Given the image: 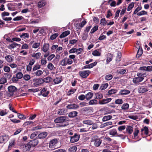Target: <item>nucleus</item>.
<instances>
[{"label":"nucleus","mask_w":152,"mask_h":152,"mask_svg":"<svg viewBox=\"0 0 152 152\" xmlns=\"http://www.w3.org/2000/svg\"><path fill=\"white\" fill-rule=\"evenodd\" d=\"M41 55L40 53L38 52L36 53H34L31 55V56L34 58L37 59H38L40 57Z\"/></svg>","instance_id":"obj_29"},{"label":"nucleus","mask_w":152,"mask_h":152,"mask_svg":"<svg viewBox=\"0 0 152 152\" xmlns=\"http://www.w3.org/2000/svg\"><path fill=\"white\" fill-rule=\"evenodd\" d=\"M82 110L84 113L89 115L92 113L93 112V109L92 107H87L83 108Z\"/></svg>","instance_id":"obj_6"},{"label":"nucleus","mask_w":152,"mask_h":152,"mask_svg":"<svg viewBox=\"0 0 152 152\" xmlns=\"http://www.w3.org/2000/svg\"><path fill=\"white\" fill-rule=\"evenodd\" d=\"M18 117L21 119H25L26 118V117L22 114L18 113Z\"/></svg>","instance_id":"obj_54"},{"label":"nucleus","mask_w":152,"mask_h":152,"mask_svg":"<svg viewBox=\"0 0 152 152\" xmlns=\"http://www.w3.org/2000/svg\"><path fill=\"white\" fill-rule=\"evenodd\" d=\"M68 118L66 116H60L54 119V121L56 123L63 124L68 121Z\"/></svg>","instance_id":"obj_3"},{"label":"nucleus","mask_w":152,"mask_h":152,"mask_svg":"<svg viewBox=\"0 0 152 152\" xmlns=\"http://www.w3.org/2000/svg\"><path fill=\"white\" fill-rule=\"evenodd\" d=\"M112 118V117L110 115L105 116L103 118L102 121H105L110 119Z\"/></svg>","instance_id":"obj_34"},{"label":"nucleus","mask_w":152,"mask_h":152,"mask_svg":"<svg viewBox=\"0 0 152 152\" xmlns=\"http://www.w3.org/2000/svg\"><path fill=\"white\" fill-rule=\"evenodd\" d=\"M20 37L21 38H23L24 39L28 38L29 37V35L28 33H23L22 35H20Z\"/></svg>","instance_id":"obj_47"},{"label":"nucleus","mask_w":152,"mask_h":152,"mask_svg":"<svg viewBox=\"0 0 152 152\" xmlns=\"http://www.w3.org/2000/svg\"><path fill=\"white\" fill-rule=\"evenodd\" d=\"M23 78L25 80L28 81L30 79L31 77L29 75H25L23 76Z\"/></svg>","instance_id":"obj_63"},{"label":"nucleus","mask_w":152,"mask_h":152,"mask_svg":"<svg viewBox=\"0 0 152 152\" xmlns=\"http://www.w3.org/2000/svg\"><path fill=\"white\" fill-rule=\"evenodd\" d=\"M100 24L103 26H105L107 23V22L106 21L105 18H102L101 20Z\"/></svg>","instance_id":"obj_52"},{"label":"nucleus","mask_w":152,"mask_h":152,"mask_svg":"<svg viewBox=\"0 0 152 152\" xmlns=\"http://www.w3.org/2000/svg\"><path fill=\"white\" fill-rule=\"evenodd\" d=\"M117 133V130L115 129H111L109 131V134L113 136H116Z\"/></svg>","instance_id":"obj_19"},{"label":"nucleus","mask_w":152,"mask_h":152,"mask_svg":"<svg viewBox=\"0 0 152 152\" xmlns=\"http://www.w3.org/2000/svg\"><path fill=\"white\" fill-rule=\"evenodd\" d=\"M77 114L78 113L77 111H73L69 113L68 116L69 117L74 118L76 116Z\"/></svg>","instance_id":"obj_24"},{"label":"nucleus","mask_w":152,"mask_h":152,"mask_svg":"<svg viewBox=\"0 0 152 152\" xmlns=\"http://www.w3.org/2000/svg\"><path fill=\"white\" fill-rule=\"evenodd\" d=\"M76 89H70L68 91L67 94L69 96L72 94L74 93L76 91Z\"/></svg>","instance_id":"obj_57"},{"label":"nucleus","mask_w":152,"mask_h":152,"mask_svg":"<svg viewBox=\"0 0 152 152\" xmlns=\"http://www.w3.org/2000/svg\"><path fill=\"white\" fill-rule=\"evenodd\" d=\"M126 131L129 134H131L133 131V128L130 126H128L126 128Z\"/></svg>","instance_id":"obj_41"},{"label":"nucleus","mask_w":152,"mask_h":152,"mask_svg":"<svg viewBox=\"0 0 152 152\" xmlns=\"http://www.w3.org/2000/svg\"><path fill=\"white\" fill-rule=\"evenodd\" d=\"M137 91L138 92L140 93L143 94L148 91V87L147 86H140L138 88Z\"/></svg>","instance_id":"obj_7"},{"label":"nucleus","mask_w":152,"mask_h":152,"mask_svg":"<svg viewBox=\"0 0 152 152\" xmlns=\"http://www.w3.org/2000/svg\"><path fill=\"white\" fill-rule=\"evenodd\" d=\"M23 18V17L22 16H18L14 18L13 20L14 21H18L21 20Z\"/></svg>","instance_id":"obj_53"},{"label":"nucleus","mask_w":152,"mask_h":152,"mask_svg":"<svg viewBox=\"0 0 152 152\" xmlns=\"http://www.w3.org/2000/svg\"><path fill=\"white\" fill-rule=\"evenodd\" d=\"M9 139V137L7 135H3L0 136V143H2L6 142Z\"/></svg>","instance_id":"obj_11"},{"label":"nucleus","mask_w":152,"mask_h":152,"mask_svg":"<svg viewBox=\"0 0 152 152\" xmlns=\"http://www.w3.org/2000/svg\"><path fill=\"white\" fill-rule=\"evenodd\" d=\"M98 26H94L91 29L90 32L91 34H93L95 31L98 30Z\"/></svg>","instance_id":"obj_45"},{"label":"nucleus","mask_w":152,"mask_h":152,"mask_svg":"<svg viewBox=\"0 0 152 152\" xmlns=\"http://www.w3.org/2000/svg\"><path fill=\"white\" fill-rule=\"evenodd\" d=\"M92 142H94V145L97 147L99 146L102 142V140L99 139H95L93 137L92 139Z\"/></svg>","instance_id":"obj_13"},{"label":"nucleus","mask_w":152,"mask_h":152,"mask_svg":"<svg viewBox=\"0 0 152 152\" xmlns=\"http://www.w3.org/2000/svg\"><path fill=\"white\" fill-rule=\"evenodd\" d=\"M91 125H92V126L88 128V130L89 131H91L92 129H95L98 127V126L96 123H94L93 122V124Z\"/></svg>","instance_id":"obj_33"},{"label":"nucleus","mask_w":152,"mask_h":152,"mask_svg":"<svg viewBox=\"0 0 152 152\" xmlns=\"http://www.w3.org/2000/svg\"><path fill=\"white\" fill-rule=\"evenodd\" d=\"M93 95V93L89 92L85 95L86 99L87 100H88L92 98Z\"/></svg>","instance_id":"obj_23"},{"label":"nucleus","mask_w":152,"mask_h":152,"mask_svg":"<svg viewBox=\"0 0 152 152\" xmlns=\"http://www.w3.org/2000/svg\"><path fill=\"white\" fill-rule=\"evenodd\" d=\"M66 107L68 109H78L79 107L78 105L75 104H69L66 106Z\"/></svg>","instance_id":"obj_16"},{"label":"nucleus","mask_w":152,"mask_h":152,"mask_svg":"<svg viewBox=\"0 0 152 152\" xmlns=\"http://www.w3.org/2000/svg\"><path fill=\"white\" fill-rule=\"evenodd\" d=\"M42 127L41 126L38 125L36 126L33 127V128L31 129L33 131H35V130H36L41 129H42Z\"/></svg>","instance_id":"obj_64"},{"label":"nucleus","mask_w":152,"mask_h":152,"mask_svg":"<svg viewBox=\"0 0 152 152\" xmlns=\"http://www.w3.org/2000/svg\"><path fill=\"white\" fill-rule=\"evenodd\" d=\"M49 43H45L41 49L44 52L46 53L49 49Z\"/></svg>","instance_id":"obj_15"},{"label":"nucleus","mask_w":152,"mask_h":152,"mask_svg":"<svg viewBox=\"0 0 152 152\" xmlns=\"http://www.w3.org/2000/svg\"><path fill=\"white\" fill-rule=\"evenodd\" d=\"M142 9V7H139V6L138 7L134 10L133 15L135 14H137L138 13V12L140 10H141Z\"/></svg>","instance_id":"obj_58"},{"label":"nucleus","mask_w":152,"mask_h":152,"mask_svg":"<svg viewBox=\"0 0 152 152\" xmlns=\"http://www.w3.org/2000/svg\"><path fill=\"white\" fill-rule=\"evenodd\" d=\"M61 64L62 66H66L67 64L66 58L62 60L61 61Z\"/></svg>","instance_id":"obj_59"},{"label":"nucleus","mask_w":152,"mask_h":152,"mask_svg":"<svg viewBox=\"0 0 152 152\" xmlns=\"http://www.w3.org/2000/svg\"><path fill=\"white\" fill-rule=\"evenodd\" d=\"M52 80V79L50 77H47L43 79V83L45 82L48 83L50 82Z\"/></svg>","instance_id":"obj_39"},{"label":"nucleus","mask_w":152,"mask_h":152,"mask_svg":"<svg viewBox=\"0 0 152 152\" xmlns=\"http://www.w3.org/2000/svg\"><path fill=\"white\" fill-rule=\"evenodd\" d=\"M130 93L129 90L126 89H123L121 90L119 94L121 95H125L129 94Z\"/></svg>","instance_id":"obj_17"},{"label":"nucleus","mask_w":152,"mask_h":152,"mask_svg":"<svg viewBox=\"0 0 152 152\" xmlns=\"http://www.w3.org/2000/svg\"><path fill=\"white\" fill-rule=\"evenodd\" d=\"M83 124L88 125H91L93 124V122L89 120L83 121Z\"/></svg>","instance_id":"obj_35"},{"label":"nucleus","mask_w":152,"mask_h":152,"mask_svg":"<svg viewBox=\"0 0 152 152\" xmlns=\"http://www.w3.org/2000/svg\"><path fill=\"white\" fill-rule=\"evenodd\" d=\"M8 96H12L17 91V88L14 86H10L8 88Z\"/></svg>","instance_id":"obj_5"},{"label":"nucleus","mask_w":152,"mask_h":152,"mask_svg":"<svg viewBox=\"0 0 152 152\" xmlns=\"http://www.w3.org/2000/svg\"><path fill=\"white\" fill-rule=\"evenodd\" d=\"M62 79L61 77H56L53 80L54 83L55 84L60 83Z\"/></svg>","instance_id":"obj_30"},{"label":"nucleus","mask_w":152,"mask_h":152,"mask_svg":"<svg viewBox=\"0 0 152 152\" xmlns=\"http://www.w3.org/2000/svg\"><path fill=\"white\" fill-rule=\"evenodd\" d=\"M23 74L21 72H18L16 74V77L18 79L21 78L23 77Z\"/></svg>","instance_id":"obj_60"},{"label":"nucleus","mask_w":152,"mask_h":152,"mask_svg":"<svg viewBox=\"0 0 152 152\" xmlns=\"http://www.w3.org/2000/svg\"><path fill=\"white\" fill-rule=\"evenodd\" d=\"M46 4V2L44 0L40 1L38 3L37 6L38 8H42Z\"/></svg>","instance_id":"obj_18"},{"label":"nucleus","mask_w":152,"mask_h":152,"mask_svg":"<svg viewBox=\"0 0 152 152\" xmlns=\"http://www.w3.org/2000/svg\"><path fill=\"white\" fill-rule=\"evenodd\" d=\"M7 82V79L5 78L2 77L0 80V83L1 84H4Z\"/></svg>","instance_id":"obj_62"},{"label":"nucleus","mask_w":152,"mask_h":152,"mask_svg":"<svg viewBox=\"0 0 152 152\" xmlns=\"http://www.w3.org/2000/svg\"><path fill=\"white\" fill-rule=\"evenodd\" d=\"M48 133L46 132H43L39 134L38 137L39 139L45 138L47 135Z\"/></svg>","instance_id":"obj_21"},{"label":"nucleus","mask_w":152,"mask_h":152,"mask_svg":"<svg viewBox=\"0 0 152 152\" xmlns=\"http://www.w3.org/2000/svg\"><path fill=\"white\" fill-rule=\"evenodd\" d=\"M145 75L141 73H138L137 74V77L134 78L133 80V83L136 84H138L140 82H142L145 77Z\"/></svg>","instance_id":"obj_2"},{"label":"nucleus","mask_w":152,"mask_h":152,"mask_svg":"<svg viewBox=\"0 0 152 152\" xmlns=\"http://www.w3.org/2000/svg\"><path fill=\"white\" fill-rule=\"evenodd\" d=\"M49 92L47 88H44L42 89L39 95H42L44 97H46L49 94Z\"/></svg>","instance_id":"obj_12"},{"label":"nucleus","mask_w":152,"mask_h":152,"mask_svg":"<svg viewBox=\"0 0 152 152\" xmlns=\"http://www.w3.org/2000/svg\"><path fill=\"white\" fill-rule=\"evenodd\" d=\"M59 139L57 138H54L51 140L49 143V148L53 150L59 148Z\"/></svg>","instance_id":"obj_1"},{"label":"nucleus","mask_w":152,"mask_h":152,"mask_svg":"<svg viewBox=\"0 0 152 152\" xmlns=\"http://www.w3.org/2000/svg\"><path fill=\"white\" fill-rule=\"evenodd\" d=\"M113 76L109 74L105 76V79L106 80H110L113 78Z\"/></svg>","instance_id":"obj_55"},{"label":"nucleus","mask_w":152,"mask_h":152,"mask_svg":"<svg viewBox=\"0 0 152 152\" xmlns=\"http://www.w3.org/2000/svg\"><path fill=\"white\" fill-rule=\"evenodd\" d=\"M15 141V140H12L10 142V143L8 146V149L9 150L11 149V147L14 145Z\"/></svg>","instance_id":"obj_36"},{"label":"nucleus","mask_w":152,"mask_h":152,"mask_svg":"<svg viewBox=\"0 0 152 152\" xmlns=\"http://www.w3.org/2000/svg\"><path fill=\"white\" fill-rule=\"evenodd\" d=\"M70 33L69 31H66L63 32L60 36L59 37L60 38H62L65 37L66 36Z\"/></svg>","instance_id":"obj_22"},{"label":"nucleus","mask_w":152,"mask_h":152,"mask_svg":"<svg viewBox=\"0 0 152 152\" xmlns=\"http://www.w3.org/2000/svg\"><path fill=\"white\" fill-rule=\"evenodd\" d=\"M127 70L125 69H122L117 70V72L118 74L123 75L126 73Z\"/></svg>","instance_id":"obj_25"},{"label":"nucleus","mask_w":152,"mask_h":152,"mask_svg":"<svg viewBox=\"0 0 152 152\" xmlns=\"http://www.w3.org/2000/svg\"><path fill=\"white\" fill-rule=\"evenodd\" d=\"M90 105H96L97 104V101L95 99L90 100L89 102Z\"/></svg>","instance_id":"obj_37"},{"label":"nucleus","mask_w":152,"mask_h":152,"mask_svg":"<svg viewBox=\"0 0 152 152\" xmlns=\"http://www.w3.org/2000/svg\"><path fill=\"white\" fill-rule=\"evenodd\" d=\"M143 131H144V133L145 135H147L148 134V129L147 127L146 126H145L143 129H141V132H142Z\"/></svg>","instance_id":"obj_40"},{"label":"nucleus","mask_w":152,"mask_h":152,"mask_svg":"<svg viewBox=\"0 0 152 152\" xmlns=\"http://www.w3.org/2000/svg\"><path fill=\"white\" fill-rule=\"evenodd\" d=\"M79 75L82 77L86 78L90 73V71L89 70L83 71L79 72Z\"/></svg>","instance_id":"obj_9"},{"label":"nucleus","mask_w":152,"mask_h":152,"mask_svg":"<svg viewBox=\"0 0 152 152\" xmlns=\"http://www.w3.org/2000/svg\"><path fill=\"white\" fill-rule=\"evenodd\" d=\"M140 69L142 70L150 72L152 71V67H140Z\"/></svg>","instance_id":"obj_27"},{"label":"nucleus","mask_w":152,"mask_h":152,"mask_svg":"<svg viewBox=\"0 0 152 152\" xmlns=\"http://www.w3.org/2000/svg\"><path fill=\"white\" fill-rule=\"evenodd\" d=\"M118 91L116 89H112L109 90L108 91V94L109 95H111L116 93Z\"/></svg>","instance_id":"obj_43"},{"label":"nucleus","mask_w":152,"mask_h":152,"mask_svg":"<svg viewBox=\"0 0 152 152\" xmlns=\"http://www.w3.org/2000/svg\"><path fill=\"white\" fill-rule=\"evenodd\" d=\"M112 100L111 98H108L104 99H103L101 100H100L99 101V104H107L110 102Z\"/></svg>","instance_id":"obj_14"},{"label":"nucleus","mask_w":152,"mask_h":152,"mask_svg":"<svg viewBox=\"0 0 152 152\" xmlns=\"http://www.w3.org/2000/svg\"><path fill=\"white\" fill-rule=\"evenodd\" d=\"M80 137L79 135L75 134L73 136L70 137V142L71 143H74L77 141Z\"/></svg>","instance_id":"obj_10"},{"label":"nucleus","mask_w":152,"mask_h":152,"mask_svg":"<svg viewBox=\"0 0 152 152\" xmlns=\"http://www.w3.org/2000/svg\"><path fill=\"white\" fill-rule=\"evenodd\" d=\"M37 142L35 140H32L29 142L25 146V149L26 151H28L31 147H34L36 146Z\"/></svg>","instance_id":"obj_4"},{"label":"nucleus","mask_w":152,"mask_h":152,"mask_svg":"<svg viewBox=\"0 0 152 152\" xmlns=\"http://www.w3.org/2000/svg\"><path fill=\"white\" fill-rule=\"evenodd\" d=\"M96 97L95 99H100L103 97V96L102 94L99 93H97L95 94Z\"/></svg>","instance_id":"obj_50"},{"label":"nucleus","mask_w":152,"mask_h":152,"mask_svg":"<svg viewBox=\"0 0 152 152\" xmlns=\"http://www.w3.org/2000/svg\"><path fill=\"white\" fill-rule=\"evenodd\" d=\"M13 56L11 55H8L7 56L5 57V58L6 61L8 62H12L13 61V59L12 58Z\"/></svg>","instance_id":"obj_28"},{"label":"nucleus","mask_w":152,"mask_h":152,"mask_svg":"<svg viewBox=\"0 0 152 152\" xmlns=\"http://www.w3.org/2000/svg\"><path fill=\"white\" fill-rule=\"evenodd\" d=\"M134 3L132 2L129 4L127 9V10L128 11H130L131 9H132L134 7Z\"/></svg>","instance_id":"obj_46"},{"label":"nucleus","mask_w":152,"mask_h":152,"mask_svg":"<svg viewBox=\"0 0 152 152\" xmlns=\"http://www.w3.org/2000/svg\"><path fill=\"white\" fill-rule=\"evenodd\" d=\"M129 107V104L128 103H126L124 104L122 106L121 109L122 110H125L128 109Z\"/></svg>","instance_id":"obj_31"},{"label":"nucleus","mask_w":152,"mask_h":152,"mask_svg":"<svg viewBox=\"0 0 152 152\" xmlns=\"http://www.w3.org/2000/svg\"><path fill=\"white\" fill-rule=\"evenodd\" d=\"M40 45V43L39 42H35L32 46V47L34 48H37Z\"/></svg>","instance_id":"obj_56"},{"label":"nucleus","mask_w":152,"mask_h":152,"mask_svg":"<svg viewBox=\"0 0 152 152\" xmlns=\"http://www.w3.org/2000/svg\"><path fill=\"white\" fill-rule=\"evenodd\" d=\"M77 149L76 146H72L70 147L69 149V152H75Z\"/></svg>","instance_id":"obj_48"},{"label":"nucleus","mask_w":152,"mask_h":152,"mask_svg":"<svg viewBox=\"0 0 152 152\" xmlns=\"http://www.w3.org/2000/svg\"><path fill=\"white\" fill-rule=\"evenodd\" d=\"M33 81L34 82L33 84L34 86L36 87L38 86L39 85L43 83V79L41 78L34 79L33 80Z\"/></svg>","instance_id":"obj_8"},{"label":"nucleus","mask_w":152,"mask_h":152,"mask_svg":"<svg viewBox=\"0 0 152 152\" xmlns=\"http://www.w3.org/2000/svg\"><path fill=\"white\" fill-rule=\"evenodd\" d=\"M12 43L10 44L8 46V48L9 49H12L16 47L17 46L20 45V44L16 43L15 42H12Z\"/></svg>","instance_id":"obj_20"},{"label":"nucleus","mask_w":152,"mask_h":152,"mask_svg":"<svg viewBox=\"0 0 152 152\" xmlns=\"http://www.w3.org/2000/svg\"><path fill=\"white\" fill-rule=\"evenodd\" d=\"M86 20H84L81 22V23L77 24H78V25H79V27L82 28L85 26V24H86Z\"/></svg>","instance_id":"obj_42"},{"label":"nucleus","mask_w":152,"mask_h":152,"mask_svg":"<svg viewBox=\"0 0 152 152\" xmlns=\"http://www.w3.org/2000/svg\"><path fill=\"white\" fill-rule=\"evenodd\" d=\"M123 101L122 99H118L115 100V103L116 104H120L123 103Z\"/></svg>","instance_id":"obj_49"},{"label":"nucleus","mask_w":152,"mask_h":152,"mask_svg":"<svg viewBox=\"0 0 152 152\" xmlns=\"http://www.w3.org/2000/svg\"><path fill=\"white\" fill-rule=\"evenodd\" d=\"M92 54L95 56H99L100 55L101 53L99 51L96 50L93 52Z\"/></svg>","instance_id":"obj_44"},{"label":"nucleus","mask_w":152,"mask_h":152,"mask_svg":"<svg viewBox=\"0 0 152 152\" xmlns=\"http://www.w3.org/2000/svg\"><path fill=\"white\" fill-rule=\"evenodd\" d=\"M88 37V33L87 32H84L83 33L82 37V39L83 40H86L87 38Z\"/></svg>","instance_id":"obj_51"},{"label":"nucleus","mask_w":152,"mask_h":152,"mask_svg":"<svg viewBox=\"0 0 152 152\" xmlns=\"http://www.w3.org/2000/svg\"><path fill=\"white\" fill-rule=\"evenodd\" d=\"M136 57L137 58H138L142 55L143 53V50L142 48H141L138 49Z\"/></svg>","instance_id":"obj_26"},{"label":"nucleus","mask_w":152,"mask_h":152,"mask_svg":"<svg viewBox=\"0 0 152 152\" xmlns=\"http://www.w3.org/2000/svg\"><path fill=\"white\" fill-rule=\"evenodd\" d=\"M58 33H55L52 35L50 37V39L52 40L55 39L58 36Z\"/></svg>","instance_id":"obj_61"},{"label":"nucleus","mask_w":152,"mask_h":152,"mask_svg":"<svg viewBox=\"0 0 152 152\" xmlns=\"http://www.w3.org/2000/svg\"><path fill=\"white\" fill-rule=\"evenodd\" d=\"M121 52H118L117 55L115 59L116 61L118 62L121 61Z\"/></svg>","instance_id":"obj_32"},{"label":"nucleus","mask_w":152,"mask_h":152,"mask_svg":"<svg viewBox=\"0 0 152 152\" xmlns=\"http://www.w3.org/2000/svg\"><path fill=\"white\" fill-rule=\"evenodd\" d=\"M147 12L145 10H142L137 13V15L139 16L144 15H147Z\"/></svg>","instance_id":"obj_38"}]
</instances>
